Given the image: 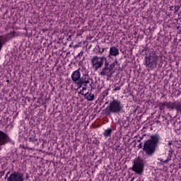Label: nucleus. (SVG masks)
<instances>
[{
    "label": "nucleus",
    "instance_id": "1",
    "mask_svg": "<svg viewBox=\"0 0 181 181\" xmlns=\"http://www.w3.org/2000/svg\"><path fill=\"white\" fill-rule=\"evenodd\" d=\"M160 141L159 134L152 135L151 139L147 140L144 145V151L149 156H152L156 151V147Z\"/></svg>",
    "mask_w": 181,
    "mask_h": 181
},
{
    "label": "nucleus",
    "instance_id": "2",
    "mask_svg": "<svg viewBox=\"0 0 181 181\" xmlns=\"http://www.w3.org/2000/svg\"><path fill=\"white\" fill-rule=\"evenodd\" d=\"M158 60H159V57L155 52H151L148 55L145 57V66L153 70L158 67Z\"/></svg>",
    "mask_w": 181,
    "mask_h": 181
},
{
    "label": "nucleus",
    "instance_id": "3",
    "mask_svg": "<svg viewBox=\"0 0 181 181\" xmlns=\"http://www.w3.org/2000/svg\"><path fill=\"white\" fill-rule=\"evenodd\" d=\"M123 108L124 106L121 103V101L113 100L106 108V111L107 114H111V112L117 114L118 112H121V110H123Z\"/></svg>",
    "mask_w": 181,
    "mask_h": 181
},
{
    "label": "nucleus",
    "instance_id": "4",
    "mask_svg": "<svg viewBox=\"0 0 181 181\" xmlns=\"http://www.w3.org/2000/svg\"><path fill=\"white\" fill-rule=\"evenodd\" d=\"M115 64H117V62H113L110 65H108V64H105V67L100 72V75L107 76V77L109 78L112 77L113 73H115V70L114 69L115 68Z\"/></svg>",
    "mask_w": 181,
    "mask_h": 181
},
{
    "label": "nucleus",
    "instance_id": "5",
    "mask_svg": "<svg viewBox=\"0 0 181 181\" xmlns=\"http://www.w3.org/2000/svg\"><path fill=\"white\" fill-rule=\"evenodd\" d=\"M104 60H105V57H93V58L91 59V64L93 69H94L95 71L101 69V67L104 66Z\"/></svg>",
    "mask_w": 181,
    "mask_h": 181
},
{
    "label": "nucleus",
    "instance_id": "6",
    "mask_svg": "<svg viewBox=\"0 0 181 181\" xmlns=\"http://www.w3.org/2000/svg\"><path fill=\"white\" fill-rule=\"evenodd\" d=\"M71 80L75 83V84L78 86V88H81L83 86V82H81V74L80 73V71L76 70L74 71L71 74Z\"/></svg>",
    "mask_w": 181,
    "mask_h": 181
},
{
    "label": "nucleus",
    "instance_id": "7",
    "mask_svg": "<svg viewBox=\"0 0 181 181\" xmlns=\"http://www.w3.org/2000/svg\"><path fill=\"white\" fill-rule=\"evenodd\" d=\"M133 170L137 175H142L144 173V161L142 160H137L133 165Z\"/></svg>",
    "mask_w": 181,
    "mask_h": 181
},
{
    "label": "nucleus",
    "instance_id": "8",
    "mask_svg": "<svg viewBox=\"0 0 181 181\" xmlns=\"http://www.w3.org/2000/svg\"><path fill=\"white\" fill-rule=\"evenodd\" d=\"M25 178H23V174L21 173H13L8 177L7 181H23Z\"/></svg>",
    "mask_w": 181,
    "mask_h": 181
},
{
    "label": "nucleus",
    "instance_id": "9",
    "mask_svg": "<svg viewBox=\"0 0 181 181\" xmlns=\"http://www.w3.org/2000/svg\"><path fill=\"white\" fill-rule=\"evenodd\" d=\"M9 142V136L7 134L0 130V146L6 145Z\"/></svg>",
    "mask_w": 181,
    "mask_h": 181
},
{
    "label": "nucleus",
    "instance_id": "10",
    "mask_svg": "<svg viewBox=\"0 0 181 181\" xmlns=\"http://www.w3.org/2000/svg\"><path fill=\"white\" fill-rule=\"evenodd\" d=\"M118 54H119V50H118V49L115 47H112L110 49L109 51V56L110 57H117V56H118Z\"/></svg>",
    "mask_w": 181,
    "mask_h": 181
},
{
    "label": "nucleus",
    "instance_id": "11",
    "mask_svg": "<svg viewBox=\"0 0 181 181\" xmlns=\"http://www.w3.org/2000/svg\"><path fill=\"white\" fill-rule=\"evenodd\" d=\"M18 35V33H16L15 30H12L9 33L5 35V40H11V39H13V37H16Z\"/></svg>",
    "mask_w": 181,
    "mask_h": 181
},
{
    "label": "nucleus",
    "instance_id": "12",
    "mask_svg": "<svg viewBox=\"0 0 181 181\" xmlns=\"http://www.w3.org/2000/svg\"><path fill=\"white\" fill-rule=\"evenodd\" d=\"M84 97L88 100V101H93L94 100V94L93 93H87L84 95Z\"/></svg>",
    "mask_w": 181,
    "mask_h": 181
},
{
    "label": "nucleus",
    "instance_id": "13",
    "mask_svg": "<svg viewBox=\"0 0 181 181\" xmlns=\"http://www.w3.org/2000/svg\"><path fill=\"white\" fill-rule=\"evenodd\" d=\"M174 108H175L177 111H180V112H181L180 102H179V101L174 102Z\"/></svg>",
    "mask_w": 181,
    "mask_h": 181
},
{
    "label": "nucleus",
    "instance_id": "14",
    "mask_svg": "<svg viewBox=\"0 0 181 181\" xmlns=\"http://www.w3.org/2000/svg\"><path fill=\"white\" fill-rule=\"evenodd\" d=\"M165 107L170 110H175V102H168L165 104Z\"/></svg>",
    "mask_w": 181,
    "mask_h": 181
},
{
    "label": "nucleus",
    "instance_id": "15",
    "mask_svg": "<svg viewBox=\"0 0 181 181\" xmlns=\"http://www.w3.org/2000/svg\"><path fill=\"white\" fill-rule=\"evenodd\" d=\"M112 133V129H107L105 130L103 135H104V136L107 138V136H111Z\"/></svg>",
    "mask_w": 181,
    "mask_h": 181
},
{
    "label": "nucleus",
    "instance_id": "16",
    "mask_svg": "<svg viewBox=\"0 0 181 181\" xmlns=\"http://www.w3.org/2000/svg\"><path fill=\"white\" fill-rule=\"evenodd\" d=\"M81 81L82 83V86H87V84L90 83V81L88 80H83V79H81Z\"/></svg>",
    "mask_w": 181,
    "mask_h": 181
},
{
    "label": "nucleus",
    "instance_id": "17",
    "mask_svg": "<svg viewBox=\"0 0 181 181\" xmlns=\"http://www.w3.org/2000/svg\"><path fill=\"white\" fill-rule=\"evenodd\" d=\"M2 46H4V38L0 37V52L2 49Z\"/></svg>",
    "mask_w": 181,
    "mask_h": 181
},
{
    "label": "nucleus",
    "instance_id": "18",
    "mask_svg": "<svg viewBox=\"0 0 181 181\" xmlns=\"http://www.w3.org/2000/svg\"><path fill=\"white\" fill-rule=\"evenodd\" d=\"M166 105H165V103H159V107L160 108V110H162V108H163V107H165Z\"/></svg>",
    "mask_w": 181,
    "mask_h": 181
},
{
    "label": "nucleus",
    "instance_id": "19",
    "mask_svg": "<svg viewBox=\"0 0 181 181\" xmlns=\"http://www.w3.org/2000/svg\"><path fill=\"white\" fill-rule=\"evenodd\" d=\"M119 90H121V87H119V86H117V87L115 88V91H119Z\"/></svg>",
    "mask_w": 181,
    "mask_h": 181
},
{
    "label": "nucleus",
    "instance_id": "20",
    "mask_svg": "<svg viewBox=\"0 0 181 181\" xmlns=\"http://www.w3.org/2000/svg\"><path fill=\"white\" fill-rule=\"evenodd\" d=\"M170 160V159L167 158L165 160L163 161V163H168V162Z\"/></svg>",
    "mask_w": 181,
    "mask_h": 181
},
{
    "label": "nucleus",
    "instance_id": "21",
    "mask_svg": "<svg viewBox=\"0 0 181 181\" xmlns=\"http://www.w3.org/2000/svg\"><path fill=\"white\" fill-rule=\"evenodd\" d=\"M87 90V87H83V88H82V92L84 91V90Z\"/></svg>",
    "mask_w": 181,
    "mask_h": 181
},
{
    "label": "nucleus",
    "instance_id": "22",
    "mask_svg": "<svg viewBox=\"0 0 181 181\" xmlns=\"http://www.w3.org/2000/svg\"><path fill=\"white\" fill-rule=\"evenodd\" d=\"M104 50H105V49L103 48V49H102V52H101V51H99V52H100V53H104Z\"/></svg>",
    "mask_w": 181,
    "mask_h": 181
},
{
    "label": "nucleus",
    "instance_id": "23",
    "mask_svg": "<svg viewBox=\"0 0 181 181\" xmlns=\"http://www.w3.org/2000/svg\"><path fill=\"white\" fill-rule=\"evenodd\" d=\"M29 141H32V138H30V139H29Z\"/></svg>",
    "mask_w": 181,
    "mask_h": 181
},
{
    "label": "nucleus",
    "instance_id": "24",
    "mask_svg": "<svg viewBox=\"0 0 181 181\" xmlns=\"http://www.w3.org/2000/svg\"><path fill=\"white\" fill-rule=\"evenodd\" d=\"M98 49H100V46H98Z\"/></svg>",
    "mask_w": 181,
    "mask_h": 181
}]
</instances>
